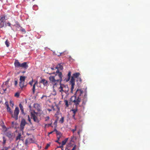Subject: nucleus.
Masks as SVG:
<instances>
[{
  "mask_svg": "<svg viewBox=\"0 0 150 150\" xmlns=\"http://www.w3.org/2000/svg\"><path fill=\"white\" fill-rule=\"evenodd\" d=\"M48 74L50 75L54 74V76H50L49 77L50 82L53 85V87L56 86L59 83L60 84H61L62 80V75L61 72L57 70L56 72Z\"/></svg>",
  "mask_w": 150,
  "mask_h": 150,
  "instance_id": "obj_1",
  "label": "nucleus"
},
{
  "mask_svg": "<svg viewBox=\"0 0 150 150\" xmlns=\"http://www.w3.org/2000/svg\"><path fill=\"white\" fill-rule=\"evenodd\" d=\"M15 68L17 69L19 67H22L26 69L28 67L27 62H24L21 64L20 63L18 60H16L14 62Z\"/></svg>",
  "mask_w": 150,
  "mask_h": 150,
  "instance_id": "obj_2",
  "label": "nucleus"
},
{
  "mask_svg": "<svg viewBox=\"0 0 150 150\" xmlns=\"http://www.w3.org/2000/svg\"><path fill=\"white\" fill-rule=\"evenodd\" d=\"M59 90L60 92L61 93L62 96L63 97V95H62L63 92L67 94L69 91V89L67 86L61 83L60 86L59 88Z\"/></svg>",
  "mask_w": 150,
  "mask_h": 150,
  "instance_id": "obj_3",
  "label": "nucleus"
},
{
  "mask_svg": "<svg viewBox=\"0 0 150 150\" xmlns=\"http://www.w3.org/2000/svg\"><path fill=\"white\" fill-rule=\"evenodd\" d=\"M81 99L78 98L76 96L74 95L70 98V101L73 102L74 105L76 106L79 105L81 102Z\"/></svg>",
  "mask_w": 150,
  "mask_h": 150,
  "instance_id": "obj_4",
  "label": "nucleus"
},
{
  "mask_svg": "<svg viewBox=\"0 0 150 150\" xmlns=\"http://www.w3.org/2000/svg\"><path fill=\"white\" fill-rule=\"evenodd\" d=\"M83 92L81 89H78L76 92V93L74 95L78 97V98L80 99L82 98V96H83Z\"/></svg>",
  "mask_w": 150,
  "mask_h": 150,
  "instance_id": "obj_5",
  "label": "nucleus"
},
{
  "mask_svg": "<svg viewBox=\"0 0 150 150\" xmlns=\"http://www.w3.org/2000/svg\"><path fill=\"white\" fill-rule=\"evenodd\" d=\"M6 135L11 141L15 137L13 133L10 131H8L7 132Z\"/></svg>",
  "mask_w": 150,
  "mask_h": 150,
  "instance_id": "obj_6",
  "label": "nucleus"
},
{
  "mask_svg": "<svg viewBox=\"0 0 150 150\" xmlns=\"http://www.w3.org/2000/svg\"><path fill=\"white\" fill-rule=\"evenodd\" d=\"M31 118L34 121L38 123L39 121L38 120V117L37 116L38 113H31Z\"/></svg>",
  "mask_w": 150,
  "mask_h": 150,
  "instance_id": "obj_7",
  "label": "nucleus"
},
{
  "mask_svg": "<svg viewBox=\"0 0 150 150\" xmlns=\"http://www.w3.org/2000/svg\"><path fill=\"white\" fill-rule=\"evenodd\" d=\"M70 83L71 84V92L72 93L73 90L74 88L75 85V79L72 77L70 81Z\"/></svg>",
  "mask_w": 150,
  "mask_h": 150,
  "instance_id": "obj_8",
  "label": "nucleus"
},
{
  "mask_svg": "<svg viewBox=\"0 0 150 150\" xmlns=\"http://www.w3.org/2000/svg\"><path fill=\"white\" fill-rule=\"evenodd\" d=\"M26 124V122L25 121V120L23 119L21 120V123L20 124V128L21 130L22 131L23 130L24 127V126H25Z\"/></svg>",
  "mask_w": 150,
  "mask_h": 150,
  "instance_id": "obj_9",
  "label": "nucleus"
},
{
  "mask_svg": "<svg viewBox=\"0 0 150 150\" xmlns=\"http://www.w3.org/2000/svg\"><path fill=\"white\" fill-rule=\"evenodd\" d=\"M33 107L38 112H40L41 111V108L40 105L38 103H35L33 104Z\"/></svg>",
  "mask_w": 150,
  "mask_h": 150,
  "instance_id": "obj_10",
  "label": "nucleus"
},
{
  "mask_svg": "<svg viewBox=\"0 0 150 150\" xmlns=\"http://www.w3.org/2000/svg\"><path fill=\"white\" fill-rule=\"evenodd\" d=\"M68 140V138L65 139L62 142V145L60 146L57 147V148H61L62 150H64L63 145H65Z\"/></svg>",
  "mask_w": 150,
  "mask_h": 150,
  "instance_id": "obj_11",
  "label": "nucleus"
},
{
  "mask_svg": "<svg viewBox=\"0 0 150 150\" xmlns=\"http://www.w3.org/2000/svg\"><path fill=\"white\" fill-rule=\"evenodd\" d=\"M71 71H69L67 76H66L65 78L64 79V81L67 82L69 81L71 76Z\"/></svg>",
  "mask_w": 150,
  "mask_h": 150,
  "instance_id": "obj_12",
  "label": "nucleus"
},
{
  "mask_svg": "<svg viewBox=\"0 0 150 150\" xmlns=\"http://www.w3.org/2000/svg\"><path fill=\"white\" fill-rule=\"evenodd\" d=\"M5 107L6 108L7 111L9 112H12L10 108L9 107V103L8 101H6L4 104Z\"/></svg>",
  "mask_w": 150,
  "mask_h": 150,
  "instance_id": "obj_13",
  "label": "nucleus"
},
{
  "mask_svg": "<svg viewBox=\"0 0 150 150\" xmlns=\"http://www.w3.org/2000/svg\"><path fill=\"white\" fill-rule=\"evenodd\" d=\"M39 83H42L45 86H47L48 84V81L44 79H42L40 81Z\"/></svg>",
  "mask_w": 150,
  "mask_h": 150,
  "instance_id": "obj_14",
  "label": "nucleus"
},
{
  "mask_svg": "<svg viewBox=\"0 0 150 150\" xmlns=\"http://www.w3.org/2000/svg\"><path fill=\"white\" fill-rule=\"evenodd\" d=\"M7 19V16L4 15H2L0 16V21L4 22L5 23V20Z\"/></svg>",
  "mask_w": 150,
  "mask_h": 150,
  "instance_id": "obj_15",
  "label": "nucleus"
},
{
  "mask_svg": "<svg viewBox=\"0 0 150 150\" xmlns=\"http://www.w3.org/2000/svg\"><path fill=\"white\" fill-rule=\"evenodd\" d=\"M55 69H57V70H58L59 71V69H60L61 70H62L63 69V66L60 63L58 64L57 67H55Z\"/></svg>",
  "mask_w": 150,
  "mask_h": 150,
  "instance_id": "obj_16",
  "label": "nucleus"
},
{
  "mask_svg": "<svg viewBox=\"0 0 150 150\" xmlns=\"http://www.w3.org/2000/svg\"><path fill=\"white\" fill-rule=\"evenodd\" d=\"M19 113H11L12 117L14 118L16 120L18 119V115Z\"/></svg>",
  "mask_w": 150,
  "mask_h": 150,
  "instance_id": "obj_17",
  "label": "nucleus"
},
{
  "mask_svg": "<svg viewBox=\"0 0 150 150\" xmlns=\"http://www.w3.org/2000/svg\"><path fill=\"white\" fill-rule=\"evenodd\" d=\"M38 84V82L37 81H36L35 83L33 84V88H32V92L34 94L35 93V86L36 85H37Z\"/></svg>",
  "mask_w": 150,
  "mask_h": 150,
  "instance_id": "obj_18",
  "label": "nucleus"
},
{
  "mask_svg": "<svg viewBox=\"0 0 150 150\" xmlns=\"http://www.w3.org/2000/svg\"><path fill=\"white\" fill-rule=\"evenodd\" d=\"M24 83L25 82L20 81L19 82V86L21 89H22L24 87H25L26 86V85H24Z\"/></svg>",
  "mask_w": 150,
  "mask_h": 150,
  "instance_id": "obj_19",
  "label": "nucleus"
},
{
  "mask_svg": "<svg viewBox=\"0 0 150 150\" xmlns=\"http://www.w3.org/2000/svg\"><path fill=\"white\" fill-rule=\"evenodd\" d=\"M80 75V74L79 73H76L73 74L72 76L71 77V78L73 77L74 79V78H78V77Z\"/></svg>",
  "mask_w": 150,
  "mask_h": 150,
  "instance_id": "obj_20",
  "label": "nucleus"
},
{
  "mask_svg": "<svg viewBox=\"0 0 150 150\" xmlns=\"http://www.w3.org/2000/svg\"><path fill=\"white\" fill-rule=\"evenodd\" d=\"M9 86H5L4 90H2L3 91H1V94H4L5 93H7V88Z\"/></svg>",
  "mask_w": 150,
  "mask_h": 150,
  "instance_id": "obj_21",
  "label": "nucleus"
},
{
  "mask_svg": "<svg viewBox=\"0 0 150 150\" xmlns=\"http://www.w3.org/2000/svg\"><path fill=\"white\" fill-rule=\"evenodd\" d=\"M26 77L24 76H21L20 77L19 80L20 81L25 82Z\"/></svg>",
  "mask_w": 150,
  "mask_h": 150,
  "instance_id": "obj_22",
  "label": "nucleus"
},
{
  "mask_svg": "<svg viewBox=\"0 0 150 150\" xmlns=\"http://www.w3.org/2000/svg\"><path fill=\"white\" fill-rule=\"evenodd\" d=\"M54 131H55L56 132L57 136L61 137L62 136V134L61 133L57 131V130L56 129H54Z\"/></svg>",
  "mask_w": 150,
  "mask_h": 150,
  "instance_id": "obj_23",
  "label": "nucleus"
},
{
  "mask_svg": "<svg viewBox=\"0 0 150 150\" xmlns=\"http://www.w3.org/2000/svg\"><path fill=\"white\" fill-rule=\"evenodd\" d=\"M19 107L20 108V110H21V112H24V109L23 106L21 103H20L19 104Z\"/></svg>",
  "mask_w": 150,
  "mask_h": 150,
  "instance_id": "obj_24",
  "label": "nucleus"
},
{
  "mask_svg": "<svg viewBox=\"0 0 150 150\" xmlns=\"http://www.w3.org/2000/svg\"><path fill=\"white\" fill-rule=\"evenodd\" d=\"M76 81L77 82V84L78 85L80 84L82 82V80L81 78H77Z\"/></svg>",
  "mask_w": 150,
  "mask_h": 150,
  "instance_id": "obj_25",
  "label": "nucleus"
},
{
  "mask_svg": "<svg viewBox=\"0 0 150 150\" xmlns=\"http://www.w3.org/2000/svg\"><path fill=\"white\" fill-rule=\"evenodd\" d=\"M21 134H19L18 136H17L16 138V141H17L18 140H20L21 138Z\"/></svg>",
  "mask_w": 150,
  "mask_h": 150,
  "instance_id": "obj_26",
  "label": "nucleus"
},
{
  "mask_svg": "<svg viewBox=\"0 0 150 150\" xmlns=\"http://www.w3.org/2000/svg\"><path fill=\"white\" fill-rule=\"evenodd\" d=\"M5 86V85H4V83H3L1 88H0V94H1V91H2V90H4V88Z\"/></svg>",
  "mask_w": 150,
  "mask_h": 150,
  "instance_id": "obj_27",
  "label": "nucleus"
},
{
  "mask_svg": "<svg viewBox=\"0 0 150 150\" xmlns=\"http://www.w3.org/2000/svg\"><path fill=\"white\" fill-rule=\"evenodd\" d=\"M3 142H2V144L3 145H4L6 143V138L5 137L3 136Z\"/></svg>",
  "mask_w": 150,
  "mask_h": 150,
  "instance_id": "obj_28",
  "label": "nucleus"
},
{
  "mask_svg": "<svg viewBox=\"0 0 150 150\" xmlns=\"http://www.w3.org/2000/svg\"><path fill=\"white\" fill-rule=\"evenodd\" d=\"M30 144V142L28 141V139L25 140V144L26 146H28Z\"/></svg>",
  "mask_w": 150,
  "mask_h": 150,
  "instance_id": "obj_29",
  "label": "nucleus"
},
{
  "mask_svg": "<svg viewBox=\"0 0 150 150\" xmlns=\"http://www.w3.org/2000/svg\"><path fill=\"white\" fill-rule=\"evenodd\" d=\"M9 103L11 106L12 108H13V106L14 105V102L12 100H10Z\"/></svg>",
  "mask_w": 150,
  "mask_h": 150,
  "instance_id": "obj_30",
  "label": "nucleus"
},
{
  "mask_svg": "<svg viewBox=\"0 0 150 150\" xmlns=\"http://www.w3.org/2000/svg\"><path fill=\"white\" fill-rule=\"evenodd\" d=\"M5 22L3 21H0V28H2L4 27Z\"/></svg>",
  "mask_w": 150,
  "mask_h": 150,
  "instance_id": "obj_31",
  "label": "nucleus"
},
{
  "mask_svg": "<svg viewBox=\"0 0 150 150\" xmlns=\"http://www.w3.org/2000/svg\"><path fill=\"white\" fill-rule=\"evenodd\" d=\"M5 44L7 47H8L9 46V42L8 41V40H7L6 41Z\"/></svg>",
  "mask_w": 150,
  "mask_h": 150,
  "instance_id": "obj_32",
  "label": "nucleus"
},
{
  "mask_svg": "<svg viewBox=\"0 0 150 150\" xmlns=\"http://www.w3.org/2000/svg\"><path fill=\"white\" fill-rule=\"evenodd\" d=\"M19 108L18 107H16L14 110V112H19Z\"/></svg>",
  "mask_w": 150,
  "mask_h": 150,
  "instance_id": "obj_33",
  "label": "nucleus"
},
{
  "mask_svg": "<svg viewBox=\"0 0 150 150\" xmlns=\"http://www.w3.org/2000/svg\"><path fill=\"white\" fill-rule=\"evenodd\" d=\"M64 102L65 103V105L66 106V107H67L69 106V104L68 103V101H67V100H64Z\"/></svg>",
  "mask_w": 150,
  "mask_h": 150,
  "instance_id": "obj_34",
  "label": "nucleus"
},
{
  "mask_svg": "<svg viewBox=\"0 0 150 150\" xmlns=\"http://www.w3.org/2000/svg\"><path fill=\"white\" fill-rule=\"evenodd\" d=\"M27 139L28 140V141L30 142V143L33 142V139L32 138H28Z\"/></svg>",
  "mask_w": 150,
  "mask_h": 150,
  "instance_id": "obj_35",
  "label": "nucleus"
},
{
  "mask_svg": "<svg viewBox=\"0 0 150 150\" xmlns=\"http://www.w3.org/2000/svg\"><path fill=\"white\" fill-rule=\"evenodd\" d=\"M10 148V147H3L2 150H8V149Z\"/></svg>",
  "mask_w": 150,
  "mask_h": 150,
  "instance_id": "obj_36",
  "label": "nucleus"
},
{
  "mask_svg": "<svg viewBox=\"0 0 150 150\" xmlns=\"http://www.w3.org/2000/svg\"><path fill=\"white\" fill-rule=\"evenodd\" d=\"M50 146V144H47L45 148V149H47L48 147Z\"/></svg>",
  "mask_w": 150,
  "mask_h": 150,
  "instance_id": "obj_37",
  "label": "nucleus"
},
{
  "mask_svg": "<svg viewBox=\"0 0 150 150\" xmlns=\"http://www.w3.org/2000/svg\"><path fill=\"white\" fill-rule=\"evenodd\" d=\"M64 117H62L60 120V121L61 122V123H63L64 122Z\"/></svg>",
  "mask_w": 150,
  "mask_h": 150,
  "instance_id": "obj_38",
  "label": "nucleus"
},
{
  "mask_svg": "<svg viewBox=\"0 0 150 150\" xmlns=\"http://www.w3.org/2000/svg\"><path fill=\"white\" fill-rule=\"evenodd\" d=\"M11 125L13 127H16V126L15 125V124H14V122H12Z\"/></svg>",
  "mask_w": 150,
  "mask_h": 150,
  "instance_id": "obj_39",
  "label": "nucleus"
},
{
  "mask_svg": "<svg viewBox=\"0 0 150 150\" xmlns=\"http://www.w3.org/2000/svg\"><path fill=\"white\" fill-rule=\"evenodd\" d=\"M1 123L3 124H2L1 126L3 128H4V127H5V126L4 125V122L3 121H1Z\"/></svg>",
  "mask_w": 150,
  "mask_h": 150,
  "instance_id": "obj_40",
  "label": "nucleus"
},
{
  "mask_svg": "<svg viewBox=\"0 0 150 150\" xmlns=\"http://www.w3.org/2000/svg\"><path fill=\"white\" fill-rule=\"evenodd\" d=\"M19 96V94L18 93H16L15 94V95H14V96H16V97H18Z\"/></svg>",
  "mask_w": 150,
  "mask_h": 150,
  "instance_id": "obj_41",
  "label": "nucleus"
},
{
  "mask_svg": "<svg viewBox=\"0 0 150 150\" xmlns=\"http://www.w3.org/2000/svg\"><path fill=\"white\" fill-rule=\"evenodd\" d=\"M15 23L17 26H18L19 27H21L20 24L19 22L16 21L15 22Z\"/></svg>",
  "mask_w": 150,
  "mask_h": 150,
  "instance_id": "obj_42",
  "label": "nucleus"
},
{
  "mask_svg": "<svg viewBox=\"0 0 150 150\" xmlns=\"http://www.w3.org/2000/svg\"><path fill=\"white\" fill-rule=\"evenodd\" d=\"M18 81L17 80H15V82H14V85L15 86H17L18 84Z\"/></svg>",
  "mask_w": 150,
  "mask_h": 150,
  "instance_id": "obj_43",
  "label": "nucleus"
},
{
  "mask_svg": "<svg viewBox=\"0 0 150 150\" xmlns=\"http://www.w3.org/2000/svg\"><path fill=\"white\" fill-rule=\"evenodd\" d=\"M21 28H22V29H21V31L23 32H24L25 33H26V31H25V29L24 28H22V27H21Z\"/></svg>",
  "mask_w": 150,
  "mask_h": 150,
  "instance_id": "obj_44",
  "label": "nucleus"
},
{
  "mask_svg": "<svg viewBox=\"0 0 150 150\" xmlns=\"http://www.w3.org/2000/svg\"><path fill=\"white\" fill-rule=\"evenodd\" d=\"M76 126H75V129H72V131L73 132V133H74L75 131L76 130Z\"/></svg>",
  "mask_w": 150,
  "mask_h": 150,
  "instance_id": "obj_45",
  "label": "nucleus"
},
{
  "mask_svg": "<svg viewBox=\"0 0 150 150\" xmlns=\"http://www.w3.org/2000/svg\"><path fill=\"white\" fill-rule=\"evenodd\" d=\"M76 148V145H75L74 147H73L72 149L71 150H75Z\"/></svg>",
  "mask_w": 150,
  "mask_h": 150,
  "instance_id": "obj_46",
  "label": "nucleus"
},
{
  "mask_svg": "<svg viewBox=\"0 0 150 150\" xmlns=\"http://www.w3.org/2000/svg\"><path fill=\"white\" fill-rule=\"evenodd\" d=\"M4 85H5V86H7V85L8 84V83H6V82H4Z\"/></svg>",
  "mask_w": 150,
  "mask_h": 150,
  "instance_id": "obj_47",
  "label": "nucleus"
},
{
  "mask_svg": "<svg viewBox=\"0 0 150 150\" xmlns=\"http://www.w3.org/2000/svg\"><path fill=\"white\" fill-rule=\"evenodd\" d=\"M57 120H55L54 122V125H57Z\"/></svg>",
  "mask_w": 150,
  "mask_h": 150,
  "instance_id": "obj_48",
  "label": "nucleus"
},
{
  "mask_svg": "<svg viewBox=\"0 0 150 150\" xmlns=\"http://www.w3.org/2000/svg\"><path fill=\"white\" fill-rule=\"evenodd\" d=\"M49 119V117L48 116L45 119V121H47Z\"/></svg>",
  "mask_w": 150,
  "mask_h": 150,
  "instance_id": "obj_49",
  "label": "nucleus"
},
{
  "mask_svg": "<svg viewBox=\"0 0 150 150\" xmlns=\"http://www.w3.org/2000/svg\"><path fill=\"white\" fill-rule=\"evenodd\" d=\"M33 81H30L29 82V84L31 85V86H32V84H33Z\"/></svg>",
  "mask_w": 150,
  "mask_h": 150,
  "instance_id": "obj_50",
  "label": "nucleus"
},
{
  "mask_svg": "<svg viewBox=\"0 0 150 150\" xmlns=\"http://www.w3.org/2000/svg\"><path fill=\"white\" fill-rule=\"evenodd\" d=\"M59 140H58L57 139V140L55 141V142H57V143H58V144H60L61 143H60V142H59Z\"/></svg>",
  "mask_w": 150,
  "mask_h": 150,
  "instance_id": "obj_51",
  "label": "nucleus"
},
{
  "mask_svg": "<svg viewBox=\"0 0 150 150\" xmlns=\"http://www.w3.org/2000/svg\"><path fill=\"white\" fill-rule=\"evenodd\" d=\"M28 118L29 121L31 123V120L30 119L29 116H28Z\"/></svg>",
  "mask_w": 150,
  "mask_h": 150,
  "instance_id": "obj_52",
  "label": "nucleus"
},
{
  "mask_svg": "<svg viewBox=\"0 0 150 150\" xmlns=\"http://www.w3.org/2000/svg\"><path fill=\"white\" fill-rule=\"evenodd\" d=\"M61 137L60 136H57V138L58 140H59Z\"/></svg>",
  "mask_w": 150,
  "mask_h": 150,
  "instance_id": "obj_53",
  "label": "nucleus"
},
{
  "mask_svg": "<svg viewBox=\"0 0 150 150\" xmlns=\"http://www.w3.org/2000/svg\"><path fill=\"white\" fill-rule=\"evenodd\" d=\"M8 25L9 26H11V23H7Z\"/></svg>",
  "mask_w": 150,
  "mask_h": 150,
  "instance_id": "obj_54",
  "label": "nucleus"
},
{
  "mask_svg": "<svg viewBox=\"0 0 150 150\" xmlns=\"http://www.w3.org/2000/svg\"><path fill=\"white\" fill-rule=\"evenodd\" d=\"M54 131H52V132H50V133H49L48 135L49 136L50 134H52Z\"/></svg>",
  "mask_w": 150,
  "mask_h": 150,
  "instance_id": "obj_55",
  "label": "nucleus"
},
{
  "mask_svg": "<svg viewBox=\"0 0 150 150\" xmlns=\"http://www.w3.org/2000/svg\"><path fill=\"white\" fill-rule=\"evenodd\" d=\"M69 149L68 147H66L65 150H69Z\"/></svg>",
  "mask_w": 150,
  "mask_h": 150,
  "instance_id": "obj_56",
  "label": "nucleus"
},
{
  "mask_svg": "<svg viewBox=\"0 0 150 150\" xmlns=\"http://www.w3.org/2000/svg\"><path fill=\"white\" fill-rule=\"evenodd\" d=\"M51 69H52V70H55V69H55V67H54V68H51Z\"/></svg>",
  "mask_w": 150,
  "mask_h": 150,
  "instance_id": "obj_57",
  "label": "nucleus"
},
{
  "mask_svg": "<svg viewBox=\"0 0 150 150\" xmlns=\"http://www.w3.org/2000/svg\"><path fill=\"white\" fill-rule=\"evenodd\" d=\"M74 113V115L73 116V117L75 119V117H74V116H75V115L76 113Z\"/></svg>",
  "mask_w": 150,
  "mask_h": 150,
  "instance_id": "obj_58",
  "label": "nucleus"
},
{
  "mask_svg": "<svg viewBox=\"0 0 150 150\" xmlns=\"http://www.w3.org/2000/svg\"><path fill=\"white\" fill-rule=\"evenodd\" d=\"M28 107L29 108V109L30 110L31 108V106L30 105H29Z\"/></svg>",
  "mask_w": 150,
  "mask_h": 150,
  "instance_id": "obj_59",
  "label": "nucleus"
},
{
  "mask_svg": "<svg viewBox=\"0 0 150 150\" xmlns=\"http://www.w3.org/2000/svg\"><path fill=\"white\" fill-rule=\"evenodd\" d=\"M25 71H23L22 72V73H25Z\"/></svg>",
  "mask_w": 150,
  "mask_h": 150,
  "instance_id": "obj_60",
  "label": "nucleus"
},
{
  "mask_svg": "<svg viewBox=\"0 0 150 150\" xmlns=\"http://www.w3.org/2000/svg\"><path fill=\"white\" fill-rule=\"evenodd\" d=\"M52 124V123H50V124H48V126H51Z\"/></svg>",
  "mask_w": 150,
  "mask_h": 150,
  "instance_id": "obj_61",
  "label": "nucleus"
},
{
  "mask_svg": "<svg viewBox=\"0 0 150 150\" xmlns=\"http://www.w3.org/2000/svg\"><path fill=\"white\" fill-rule=\"evenodd\" d=\"M45 95H43V96H42V97L41 98V99H42V98H43V97H45Z\"/></svg>",
  "mask_w": 150,
  "mask_h": 150,
  "instance_id": "obj_62",
  "label": "nucleus"
},
{
  "mask_svg": "<svg viewBox=\"0 0 150 150\" xmlns=\"http://www.w3.org/2000/svg\"><path fill=\"white\" fill-rule=\"evenodd\" d=\"M9 81V80H7L6 81V83H8Z\"/></svg>",
  "mask_w": 150,
  "mask_h": 150,
  "instance_id": "obj_63",
  "label": "nucleus"
},
{
  "mask_svg": "<svg viewBox=\"0 0 150 150\" xmlns=\"http://www.w3.org/2000/svg\"><path fill=\"white\" fill-rule=\"evenodd\" d=\"M84 96L86 98V97L87 96V95L85 93Z\"/></svg>",
  "mask_w": 150,
  "mask_h": 150,
  "instance_id": "obj_64",
  "label": "nucleus"
}]
</instances>
